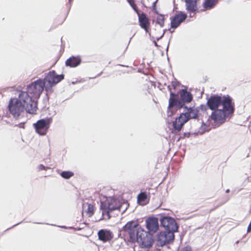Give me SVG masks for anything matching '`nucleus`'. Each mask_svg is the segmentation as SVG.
Returning <instances> with one entry per match:
<instances>
[{"instance_id": "nucleus-1", "label": "nucleus", "mask_w": 251, "mask_h": 251, "mask_svg": "<svg viewBox=\"0 0 251 251\" xmlns=\"http://www.w3.org/2000/svg\"><path fill=\"white\" fill-rule=\"evenodd\" d=\"M160 221V226L165 229L157 234L156 245L163 247L166 244L173 243L175 239V232L178 231L179 226L174 218L168 214L163 213L157 215Z\"/></svg>"}, {"instance_id": "nucleus-2", "label": "nucleus", "mask_w": 251, "mask_h": 251, "mask_svg": "<svg viewBox=\"0 0 251 251\" xmlns=\"http://www.w3.org/2000/svg\"><path fill=\"white\" fill-rule=\"evenodd\" d=\"M31 99L28 94L20 92L18 98H11L7 108L9 114L15 119L23 116L25 111L29 114H35L37 109L36 104L31 103Z\"/></svg>"}, {"instance_id": "nucleus-3", "label": "nucleus", "mask_w": 251, "mask_h": 251, "mask_svg": "<svg viewBox=\"0 0 251 251\" xmlns=\"http://www.w3.org/2000/svg\"><path fill=\"white\" fill-rule=\"evenodd\" d=\"M176 96L169 100L167 108L168 117L173 116L177 110L187 108L186 104L190 103L193 100V95L187 90V88L181 89L176 93Z\"/></svg>"}, {"instance_id": "nucleus-4", "label": "nucleus", "mask_w": 251, "mask_h": 251, "mask_svg": "<svg viewBox=\"0 0 251 251\" xmlns=\"http://www.w3.org/2000/svg\"><path fill=\"white\" fill-rule=\"evenodd\" d=\"M185 112L180 113L173 122V127L174 130L180 131L184 124L190 119L199 120L201 114L199 112L198 108L192 106L185 108Z\"/></svg>"}, {"instance_id": "nucleus-5", "label": "nucleus", "mask_w": 251, "mask_h": 251, "mask_svg": "<svg viewBox=\"0 0 251 251\" xmlns=\"http://www.w3.org/2000/svg\"><path fill=\"white\" fill-rule=\"evenodd\" d=\"M207 106L210 110L219 109L220 106L226 109L227 107L235 106L233 99L228 95L219 96L217 94H212L207 99Z\"/></svg>"}, {"instance_id": "nucleus-6", "label": "nucleus", "mask_w": 251, "mask_h": 251, "mask_svg": "<svg viewBox=\"0 0 251 251\" xmlns=\"http://www.w3.org/2000/svg\"><path fill=\"white\" fill-rule=\"evenodd\" d=\"M122 204L118 199L114 198H106L104 201H100V210L102 212V216L99 221L104 219V215H106L107 219L111 218L110 213L115 210L120 211Z\"/></svg>"}, {"instance_id": "nucleus-7", "label": "nucleus", "mask_w": 251, "mask_h": 251, "mask_svg": "<svg viewBox=\"0 0 251 251\" xmlns=\"http://www.w3.org/2000/svg\"><path fill=\"white\" fill-rule=\"evenodd\" d=\"M45 84L43 78H39L28 85L26 91H21L20 92L27 93L31 98V103H36L37 105L38 99L44 90Z\"/></svg>"}, {"instance_id": "nucleus-8", "label": "nucleus", "mask_w": 251, "mask_h": 251, "mask_svg": "<svg viewBox=\"0 0 251 251\" xmlns=\"http://www.w3.org/2000/svg\"><path fill=\"white\" fill-rule=\"evenodd\" d=\"M211 110L212 112L211 115L209 116L207 122L209 120H212L216 123L223 124L227 118L230 119L233 116L235 111V106L227 107L226 109L222 108Z\"/></svg>"}, {"instance_id": "nucleus-9", "label": "nucleus", "mask_w": 251, "mask_h": 251, "mask_svg": "<svg viewBox=\"0 0 251 251\" xmlns=\"http://www.w3.org/2000/svg\"><path fill=\"white\" fill-rule=\"evenodd\" d=\"M140 225L137 221L131 220L127 222L119 230V237L129 236V241L131 243H135L137 240L136 231L138 230Z\"/></svg>"}, {"instance_id": "nucleus-10", "label": "nucleus", "mask_w": 251, "mask_h": 251, "mask_svg": "<svg viewBox=\"0 0 251 251\" xmlns=\"http://www.w3.org/2000/svg\"><path fill=\"white\" fill-rule=\"evenodd\" d=\"M137 240L136 242L140 244L141 248H150L152 246L154 241L152 234L150 232L144 230L140 226L138 230L136 231Z\"/></svg>"}, {"instance_id": "nucleus-11", "label": "nucleus", "mask_w": 251, "mask_h": 251, "mask_svg": "<svg viewBox=\"0 0 251 251\" xmlns=\"http://www.w3.org/2000/svg\"><path fill=\"white\" fill-rule=\"evenodd\" d=\"M51 117H46L38 120L33 124V127L37 133L40 135H45L52 122Z\"/></svg>"}, {"instance_id": "nucleus-12", "label": "nucleus", "mask_w": 251, "mask_h": 251, "mask_svg": "<svg viewBox=\"0 0 251 251\" xmlns=\"http://www.w3.org/2000/svg\"><path fill=\"white\" fill-rule=\"evenodd\" d=\"M64 78L65 75L63 74L58 75L55 71L52 70L47 73H45V77L43 80L45 84L47 82L56 85L63 80Z\"/></svg>"}, {"instance_id": "nucleus-13", "label": "nucleus", "mask_w": 251, "mask_h": 251, "mask_svg": "<svg viewBox=\"0 0 251 251\" xmlns=\"http://www.w3.org/2000/svg\"><path fill=\"white\" fill-rule=\"evenodd\" d=\"M187 14L183 11H179L174 16L171 17L170 26L171 28L176 29L187 18Z\"/></svg>"}, {"instance_id": "nucleus-14", "label": "nucleus", "mask_w": 251, "mask_h": 251, "mask_svg": "<svg viewBox=\"0 0 251 251\" xmlns=\"http://www.w3.org/2000/svg\"><path fill=\"white\" fill-rule=\"evenodd\" d=\"M159 218L151 216L148 218L146 220V228L149 232L151 234L154 233L158 230L159 227Z\"/></svg>"}, {"instance_id": "nucleus-15", "label": "nucleus", "mask_w": 251, "mask_h": 251, "mask_svg": "<svg viewBox=\"0 0 251 251\" xmlns=\"http://www.w3.org/2000/svg\"><path fill=\"white\" fill-rule=\"evenodd\" d=\"M137 15L140 26L141 28L143 29L146 32H149L150 27V22L147 15L144 12H142L141 13H139Z\"/></svg>"}, {"instance_id": "nucleus-16", "label": "nucleus", "mask_w": 251, "mask_h": 251, "mask_svg": "<svg viewBox=\"0 0 251 251\" xmlns=\"http://www.w3.org/2000/svg\"><path fill=\"white\" fill-rule=\"evenodd\" d=\"M98 239L103 243L110 241L113 238L112 231L107 229H101L98 232Z\"/></svg>"}, {"instance_id": "nucleus-17", "label": "nucleus", "mask_w": 251, "mask_h": 251, "mask_svg": "<svg viewBox=\"0 0 251 251\" xmlns=\"http://www.w3.org/2000/svg\"><path fill=\"white\" fill-rule=\"evenodd\" d=\"M81 58L79 55L76 56H72L65 61V65L71 68H75L80 64Z\"/></svg>"}, {"instance_id": "nucleus-18", "label": "nucleus", "mask_w": 251, "mask_h": 251, "mask_svg": "<svg viewBox=\"0 0 251 251\" xmlns=\"http://www.w3.org/2000/svg\"><path fill=\"white\" fill-rule=\"evenodd\" d=\"M199 0H184L186 10L189 13H192L198 10L197 2Z\"/></svg>"}, {"instance_id": "nucleus-19", "label": "nucleus", "mask_w": 251, "mask_h": 251, "mask_svg": "<svg viewBox=\"0 0 251 251\" xmlns=\"http://www.w3.org/2000/svg\"><path fill=\"white\" fill-rule=\"evenodd\" d=\"M137 202L141 205H145L149 202V198L147 192H142L138 195Z\"/></svg>"}, {"instance_id": "nucleus-20", "label": "nucleus", "mask_w": 251, "mask_h": 251, "mask_svg": "<svg viewBox=\"0 0 251 251\" xmlns=\"http://www.w3.org/2000/svg\"><path fill=\"white\" fill-rule=\"evenodd\" d=\"M218 3L214 1V0H204L202 3V6L205 10H210L213 8ZM201 11H203L204 10L201 9Z\"/></svg>"}, {"instance_id": "nucleus-21", "label": "nucleus", "mask_w": 251, "mask_h": 251, "mask_svg": "<svg viewBox=\"0 0 251 251\" xmlns=\"http://www.w3.org/2000/svg\"><path fill=\"white\" fill-rule=\"evenodd\" d=\"M55 86V85L50 84L49 83H47V85H46V84H45V87L44 89H45L46 91V98L45 100H44V101H48L49 100V93H52L53 91V90L52 89V87Z\"/></svg>"}, {"instance_id": "nucleus-22", "label": "nucleus", "mask_w": 251, "mask_h": 251, "mask_svg": "<svg viewBox=\"0 0 251 251\" xmlns=\"http://www.w3.org/2000/svg\"><path fill=\"white\" fill-rule=\"evenodd\" d=\"M201 124V126L199 128V132L200 134L202 135L205 132H207L210 130V128H209V124L205 123L203 120H202Z\"/></svg>"}, {"instance_id": "nucleus-23", "label": "nucleus", "mask_w": 251, "mask_h": 251, "mask_svg": "<svg viewBox=\"0 0 251 251\" xmlns=\"http://www.w3.org/2000/svg\"><path fill=\"white\" fill-rule=\"evenodd\" d=\"M156 14L158 15V16L156 17V24L159 25L161 27H162L164 25V22L166 19L165 16L159 13Z\"/></svg>"}, {"instance_id": "nucleus-24", "label": "nucleus", "mask_w": 251, "mask_h": 251, "mask_svg": "<svg viewBox=\"0 0 251 251\" xmlns=\"http://www.w3.org/2000/svg\"><path fill=\"white\" fill-rule=\"evenodd\" d=\"M74 174L73 172L70 171H62L60 176L65 179H69L74 176Z\"/></svg>"}, {"instance_id": "nucleus-25", "label": "nucleus", "mask_w": 251, "mask_h": 251, "mask_svg": "<svg viewBox=\"0 0 251 251\" xmlns=\"http://www.w3.org/2000/svg\"><path fill=\"white\" fill-rule=\"evenodd\" d=\"M86 205L88 206L87 210H86V212L88 215V217H91L94 213V211H95L94 206L92 204L88 203H86Z\"/></svg>"}, {"instance_id": "nucleus-26", "label": "nucleus", "mask_w": 251, "mask_h": 251, "mask_svg": "<svg viewBox=\"0 0 251 251\" xmlns=\"http://www.w3.org/2000/svg\"><path fill=\"white\" fill-rule=\"evenodd\" d=\"M128 3L130 4L131 7L134 10V11L138 15L139 13L138 8L137 7L136 4L135 3L134 1L132 0H127Z\"/></svg>"}, {"instance_id": "nucleus-27", "label": "nucleus", "mask_w": 251, "mask_h": 251, "mask_svg": "<svg viewBox=\"0 0 251 251\" xmlns=\"http://www.w3.org/2000/svg\"><path fill=\"white\" fill-rule=\"evenodd\" d=\"M172 87L170 85H168L167 88L168 90L170 92V98L169 100H171V99H173L174 97L176 96V94H177V93L173 92L172 91Z\"/></svg>"}, {"instance_id": "nucleus-28", "label": "nucleus", "mask_w": 251, "mask_h": 251, "mask_svg": "<svg viewBox=\"0 0 251 251\" xmlns=\"http://www.w3.org/2000/svg\"><path fill=\"white\" fill-rule=\"evenodd\" d=\"M196 108H198L199 112H200V110L201 111L204 112V111H206L207 110V109H209L208 106H207L206 104V105L204 104H201L200 105V106L196 107Z\"/></svg>"}, {"instance_id": "nucleus-29", "label": "nucleus", "mask_w": 251, "mask_h": 251, "mask_svg": "<svg viewBox=\"0 0 251 251\" xmlns=\"http://www.w3.org/2000/svg\"><path fill=\"white\" fill-rule=\"evenodd\" d=\"M157 1H158V0H156L155 1H154L152 3V6H151V10L155 14H159V11H157V9H156V3H157Z\"/></svg>"}, {"instance_id": "nucleus-30", "label": "nucleus", "mask_w": 251, "mask_h": 251, "mask_svg": "<svg viewBox=\"0 0 251 251\" xmlns=\"http://www.w3.org/2000/svg\"><path fill=\"white\" fill-rule=\"evenodd\" d=\"M191 132H184L182 135L180 136L177 141H179L180 139H184L186 137L189 138Z\"/></svg>"}, {"instance_id": "nucleus-31", "label": "nucleus", "mask_w": 251, "mask_h": 251, "mask_svg": "<svg viewBox=\"0 0 251 251\" xmlns=\"http://www.w3.org/2000/svg\"><path fill=\"white\" fill-rule=\"evenodd\" d=\"M179 84H180V82L178 81H177V80H176V81H173L171 82L172 87V88L174 90H175L177 86L178 85H179Z\"/></svg>"}, {"instance_id": "nucleus-32", "label": "nucleus", "mask_w": 251, "mask_h": 251, "mask_svg": "<svg viewBox=\"0 0 251 251\" xmlns=\"http://www.w3.org/2000/svg\"><path fill=\"white\" fill-rule=\"evenodd\" d=\"M38 168L39 170H46L47 169H49V167H45L44 165L43 164H40L39 165H38Z\"/></svg>"}, {"instance_id": "nucleus-33", "label": "nucleus", "mask_w": 251, "mask_h": 251, "mask_svg": "<svg viewBox=\"0 0 251 251\" xmlns=\"http://www.w3.org/2000/svg\"><path fill=\"white\" fill-rule=\"evenodd\" d=\"M180 251H191V248L189 246H186L182 248Z\"/></svg>"}, {"instance_id": "nucleus-34", "label": "nucleus", "mask_w": 251, "mask_h": 251, "mask_svg": "<svg viewBox=\"0 0 251 251\" xmlns=\"http://www.w3.org/2000/svg\"><path fill=\"white\" fill-rule=\"evenodd\" d=\"M25 123V122H22L18 125H16L15 126H17L19 127L20 128H25V126H24Z\"/></svg>"}, {"instance_id": "nucleus-35", "label": "nucleus", "mask_w": 251, "mask_h": 251, "mask_svg": "<svg viewBox=\"0 0 251 251\" xmlns=\"http://www.w3.org/2000/svg\"><path fill=\"white\" fill-rule=\"evenodd\" d=\"M229 198H228V197L227 196L226 200L224 201H222V202H221L220 203V204L217 206H221L223 204H224V203H225L227 201H228L229 200Z\"/></svg>"}, {"instance_id": "nucleus-36", "label": "nucleus", "mask_w": 251, "mask_h": 251, "mask_svg": "<svg viewBox=\"0 0 251 251\" xmlns=\"http://www.w3.org/2000/svg\"><path fill=\"white\" fill-rule=\"evenodd\" d=\"M69 229H74L75 231H79L81 229L80 227H74L72 226H70Z\"/></svg>"}, {"instance_id": "nucleus-37", "label": "nucleus", "mask_w": 251, "mask_h": 251, "mask_svg": "<svg viewBox=\"0 0 251 251\" xmlns=\"http://www.w3.org/2000/svg\"><path fill=\"white\" fill-rule=\"evenodd\" d=\"M147 33L149 34V36H150V39L152 41L153 40H155L154 39V37L153 36H152L151 35V32L150 31V29L149 30V32H147Z\"/></svg>"}, {"instance_id": "nucleus-38", "label": "nucleus", "mask_w": 251, "mask_h": 251, "mask_svg": "<svg viewBox=\"0 0 251 251\" xmlns=\"http://www.w3.org/2000/svg\"><path fill=\"white\" fill-rule=\"evenodd\" d=\"M152 42L154 45L155 47H157V48H158L159 47V45H158V44L157 43V41H156V40H153L152 41Z\"/></svg>"}, {"instance_id": "nucleus-39", "label": "nucleus", "mask_w": 251, "mask_h": 251, "mask_svg": "<svg viewBox=\"0 0 251 251\" xmlns=\"http://www.w3.org/2000/svg\"><path fill=\"white\" fill-rule=\"evenodd\" d=\"M251 231V222L248 226V228H247V232H250Z\"/></svg>"}, {"instance_id": "nucleus-40", "label": "nucleus", "mask_w": 251, "mask_h": 251, "mask_svg": "<svg viewBox=\"0 0 251 251\" xmlns=\"http://www.w3.org/2000/svg\"><path fill=\"white\" fill-rule=\"evenodd\" d=\"M22 222H23V221L20 222H19V223H17V224H15V225H13L12 226H11V227H9V228H8L6 230H8V229H11V228H12V227H15V226H17L19 225V224H21V223H22Z\"/></svg>"}, {"instance_id": "nucleus-41", "label": "nucleus", "mask_w": 251, "mask_h": 251, "mask_svg": "<svg viewBox=\"0 0 251 251\" xmlns=\"http://www.w3.org/2000/svg\"><path fill=\"white\" fill-rule=\"evenodd\" d=\"M102 72H101L100 73H99V74H98L97 75H96L95 76L90 77V79L95 78H96L97 77L100 76V75L102 74Z\"/></svg>"}, {"instance_id": "nucleus-42", "label": "nucleus", "mask_w": 251, "mask_h": 251, "mask_svg": "<svg viewBox=\"0 0 251 251\" xmlns=\"http://www.w3.org/2000/svg\"><path fill=\"white\" fill-rule=\"evenodd\" d=\"M164 35L163 34H162L160 36H159L158 37L156 38V41H158L159 40L161 39L163 37Z\"/></svg>"}, {"instance_id": "nucleus-43", "label": "nucleus", "mask_w": 251, "mask_h": 251, "mask_svg": "<svg viewBox=\"0 0 251 251\" xmlns=\"http://www.w3.org/2000/svg\"><path fill=\"white\" fill-rule=\"evenodd\" d=\"M169 44H170V41L169 42L167 47V48L166 49V53H167V55H168V50H169Z\"/></svg>"}, {"instance_id": "nucleus-44", "label": "nucleus", "mask_w": 251, "mask_h": 251, "mask_svg": "<svg viewBox=\"0 0 251 251\" xmlns=\"http://www.w3.org/2000/svg\"><path fill=\"white\" fill-rule=\"evenodd\" d=\"M61 228H64V229H67V228H69V227H67L66 226H60Z\"/></svg>"}, {"instance_id": "nucleus-45", "label": "nucleus", "mask_w": 251, "mask_h": 251, "mask_svg": "<svg viewBox=\"0 0 251 251\" xmlns=\"http://www.w3.org/2000/svg\"><path fill=\"white\" fill-rule=\"evenodd\" d=\"M168 30L167 29H164L163 30V32L162 34H163V35L164 36V34H165V32H166L167 31H168Z\"/></svg>"}, {"instance_id": "nucleus-46", "label": "nucleus", "mask_w": 251, "mask_h": 251, "mask_svg": "<svg viewBox=\"0 0 251 251\" xmlns=\"http://www.w3.org/2000/svg\"><path fill=\"white\" fill-rule=\"evenodd\" d=\"M230 192V190L229 189H227L226 190V193H228Z\"/></svg>"}, {"instance_id": "nucleus-47", "label": "nucleus", "mask_w": 251, "mask_h": 251, "mask_svg": "<svg viewBox=\"0 0 251 251\" xmlns=\"http://www.w3.org/2000/svg\"><path fill=\"white\" fill-rule=\"evenodd\" d=\"M168 30L171 32V33H173L174 32V30H171L170 29H168Z\"/></svg>"}, {"instance_id": "nucleus-48", "label": "nucleus", "mask_w": 251, "mask_h": 251, "mask_svg": "<svg viewBox=\"0 0 251 251\" xmlns=\"http://www.w3.org/2000/svg\"><path fill=\"white\" fill-rule=\"evenodd\" d=\"M34 224H42V223H38V222H34Z\"/></svg>"}, {"instance_id": "nucleus-49", "label": "nucleus", "mask_w": 251, "mask_h": 251, "mask_svg": "<svg viewBox=\"0 0 251 251\" xmlns=\"http://www.w3.org/2000/svg\"><path fill=\"white\" fill-rule=\"evenodd\" d=\"M198 133H199V132H194V134H195V135H198Z\"/></svg>"}, {"instance_id": "nucleus-50", "label": "nucleus", "mask_w": 251, "mask_h": 251, "mask_svg": "<svg viewBox=\"0 0 251 251\" xmlns=\"http://www.w3.org/2000/svg\"><path fill=\"white\" fill-rule=\"evenodd\" d=\"M76 83V81H75V82L73 81V82H72V84H75Z\"/></svg>"}, {"instance_id": "nucleus-51", "label": "nucleus", "mask_w": 251, "mask_h": 251, "mask_svg": "<svg viewBox=\"0 0 251 251\" xmlns=\"http://www.w3.org/2000/svg\"><path fill=\"white\" fill-rule=\"evenodd\" d=\"M131 38H132V37L130 38V39H129V41H128V45H129V44L130 43Z\"/></svg>"}, {"instance_id": "nucleus-52", "label": "nucleus", "mask_w": 251, "mask_h": 251, "mask_svg": "<svg viewBox=\"0 0 251 251\" xmlns=\"http://www.w3.org/2000/svg\"><path fill=\"white\" fill-rule=\"evenodd\" d=\"M214 1H215L216 2H217L218 3V2L219 0H214Z\"/></svg>"}, {"instance_id": "nucleus-53", "label": "nucleus", "mask_w": 251, "mask_h": 251, "mask_svg": "<svg viewBox=\"0 0 251 251\" xmlns=\"http://www.w3.org/2000/svg\"><path fill=\"white\" fill-rule=\"evenodd\" d=\"M189 14H190L189 17H192V15H191V13H189Z\"/></svg>"}, {"instance_id": "nucleus-54", "label": "nucleus", "mask_w": 251, "mask_h": 251, "mask_svg": "<svg viewBox=\"0 0 251 251\" xmlns=\"http://www.w3.org/2000/svg\"><path fill=\"white\" fill-rule=\"evenodd\" d=\"M127 48H128V46L126 47L125 50L127 49Z\"/></svg>"}, {"instance_id": "nucleus-55", "label": "nucleus", "mask_w": 251, "mask_h": 251, "mask_svg": "<svg viewBox=\"0 0 251 251\" xmlns=\"http://www.w3.org/2000/svg\"><path fill=\"white\" fill-rule=\"evenodd\" d=\"M71 0H69V2H71Z\"/></svg>"}, {"instance_id": "nucleus-56", "label": "nucleus", "mask_w": 251, "mask_h": 251, "mask_svg": "<svg viewBox=\"0 0 251 251\" xmlns=\"http://www.w3.org/2000/svg\"><path fill=\"white\" fill-rule=\"evenodd\" d=\"M167 59H168V61L169 60V58L168 57H167Z\"/></svg>"}, {"instance_id": "nucleus-57", "label": "nucleus", "mask_w": 251, "mask_h": 251, "mask_svg": "<svg viewBox=\"0 0 251 251\" xmlns=\"http://www.w3.org/2000/svg\"><path fill=\"white\" fill-rule=\"evenodd\" d=\"M84 205H85V204H83V207H84Z\"/></svg>"}]
</instances>
